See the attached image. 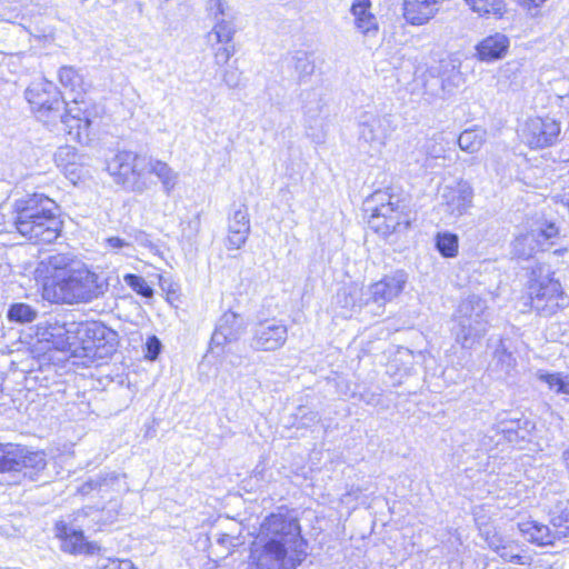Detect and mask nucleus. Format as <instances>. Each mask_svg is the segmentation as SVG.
Listing matches in <instances>:
<instances>
[{"label": "nucleus", "mask_w": 569, "mask_h": 569, "mask_svg": "<svg viewBox=\"0 0 569 569\" xmlns=\"http://www.w3.org/2000/svg\"><path fill=\"white\" fill-rule=\"evenodd\" d=\"M509 48V39L502 33L488 36L477 46V54L482 61L501 59Z\"/></svg>", "instance_id": "nucleus-25"}, {"label": "nucleus", "mask_w": 569, "mask_h": 569, "mask_svg": "<svg viewBox=\"0 0 569 569\" xmlns=\"http://www.w3.org/2000/svg\"><path fill=\"white\" fill-rule=\"evenodd\" d=\"M249 233V213L247 207L242 204L229 216L227 248L240 249L246 243Z\"/></svg>", "instance_id": "nucleus-21"}, {"label": "nucleus", "mask_w": 569, "mask_h": 569, "mask_svg": "<svg viewBox=\"0 0 569 569\" xmlns=\"http://www.w3.org/2000/svg\"><path fill=\"white\" fill-rule=\"evenodd\" d=\"M360 399L367 405L377 406L380 403L381 395L370 392V391H365L360 395Z\"/></svg>", "instance_id": "nucleus-54"}, {"label": "nucleus", "mask_w": 569, "mask_h": 569, "mask_svg": "<svg viewBox=\"0 0 569 569\" xmlns=\"http://www.w3.org/2000/svg\"><path fill=\"white\" fill-rule=\"evenodd\" d=\"M213 62L217 67L222 68L228 64L234 54V47L229 44H219L213 49Z\"/></svg>", "instance_id": "nucleus-45"}, {"label": "nucleus", "mask_w": 569, "mask_h": 569, "mask_svg": "<svg viewBox=\"0 0 569 569\" xmlns=\"http://www.w3.org/2000/svg\"><path fill=\"white\" fill-rule=\"evenodd\" d=\"M26 99L41 116H54L66 104L57 86L46 79L31 82L26 90Z\"/></svg>", "instance_id": "nucleus-11"}, {"label": "nucleus", "mask_w": 569, "mask_h": 569, "mask_svg": "<svg viewBox=\"0 0 569 569\" xmlns=\"http://www.w3.org/2000/svg\"><path fill=\"white\" fill-rule=\"evenodd\" d=\"M495 357L502 363H506L508 367L512 365L515 361L512 353L509 352L503 345V341L501 340L499 346L497 347L495 351Z\"/></svg>", "instance_id": "nucleus-52"}, {"label": "nucleus", "mask_w": 569, "mask_h": 569, "mask_svg": "<svg viewBox=\"0 0 569 569\" xmlns=\"http://www.w3.org/2000/svg\"><path fill=\"white\" fill-rule=\"evenodd\" d=\"M539 379L546 382L551 390L557 393L569 395V375L560 372L555 373H540Z\"/></svg>", "instance_id": "nucleus-40"}, {"label": "nucleus", "mask_w": 569, "mask_h": 569, "mask_svg": "<svg viewBox=\"0 0 569 569\" xmlns=\"http://www.w3.org/2000/svg\"><path fill=\"white\" fill-rule=\"evenodd\" d=\"M59 81L62 87L69 90L71 101L76 104L83 102L84 82L83 77L73 67H61L59 70Z\"/></svg>", "instance_id": "nucleus-28"}, {"label": "nucleus", "mask_w": 569, "mask_h": 569, "mask_svg": "<svg viewBox=\"0 0 569 569\" xmlns=\"http://www.w3.org/2000/svg\"><path fill=\"white\" fill-rule=\"evenodd\" d=\"M562 458H563L566 468H567V470L569 472V447L563 451Z\"/></svg>", "instance_id": "nucleus-57"}, {"label": "nucleus", "mask_w": 569, "mask_h": 569, "mask_svg": "<svg viewBox=\"0 0 569 569\" xmlns=\"http://www.w3.org/2000/svg\"><path fill=\"white\" fill-rule=\"evenodd\" d=\"M206 10L212 21L236 16V12L226 0H208Z\"/></svg>", "instance_id": "nucleus-39"}, {"label": "nucleus", "mask_w": 569, "mask_h": 569, "mask_svg": "<svg viewBox=\"0 0 569 569\" xmlns=\"http://www.w3.org/2000/svg\"><path fill=\"white\" fill-rule=\"evenodd\" d=\"M287 339L288 327L282 320L264 319L252 328L250 346L256 351H276L286 345Z\"/></svg>", "instance_id": "nucleus-12"}, {"label": "nucleus", "mask_w": 569, "mask_h": 569, "mask_svg": "<svg viewBox=\"0 0 569 569\" xmlns=\"http://www.w3.org/2000/svg\"><path fill=\"white\" fill-rule=\"evenodd\" d=\"M22 458L19 461L21 472L31 480H37V476L47 466L46 453L43 451H30L22 447Z\"/></svg>", "instance_id": "nucleus-31"}, {"label": "nucleus", "mask_w": 569, "mask_h": 569, "mask_svg": "<svg viewBox=\"0 0 569 569\" xmlns=\"http://www.w3.org/2000/svg\"><path fill=\"white\" fill-rule=\"evenodd\" d=\"M246 323L243 318L233 312L226 311L218 320L212 333L210 348L222 347L226 343L237 341L244 332Z\"/></svg>", "instance_id": "nucleus-17"}, {"label": "nucleus", "mask_w": 569, "mask_h": 569, "mask_svg": "<svg viewBox=\"0 0 569 569\" xmlns=\"http://www.w3.org/2000/svg\"><path fill=\"white\" fill-rule=\"evenodd\" d=\"M496 436L502 435L505 440L512 446H519L530 440L531 433L535 430V423L523 417H508L499 416L498 421L492 426Z\"/></svg>", "instance_id": "nucleus-15"}, {"label": "nucleus", "mask_w": 569, "mask_h": 569, "mask_svg": "<svg viewBox=\"0 0 569 569\" xmlns=\"http://www.w3.org/2000/svg\"><path fill=\"white\" fill-rule=\"evenodd\" d=\"M120 475L117 472H107L84 481L79 487L78 491L80 495L87 496L94 490L101 493H107L109 491H120Z\"/></svg>", "instance_id": "nucleus-27"}, {"label": "nucleus", "mask_w": 569, "mask_h": 569, "mask_svg": "<svg viewBox=\"0 0 569 569\" xmlns=\"http://www.w3.org/2000/svg\"><path fill=\"white\" fill-rule=\"evenodd\" d=\"M365 296L362 288L358 286L343 287L337 292L336 303L347 311H357L368 303Z\"/></svg>", "instance_id": "nucleus-30"}, {"label": "nucleus", "mask_w": 569, "mask_h": 569, "mask_svg": "<svg viewBox=\"0 0 569 569\" xmlns=\"http://www.w3.org/2000/svg\"><path fill=\"white\" fill-rule=\"evenodd\" d=\"M144 178L153 174L161 183L162 190L170 196L179 181V173L174 171L167 162L146 154Z\"/></svg>", "instance_id": "nucleus-22"}, {"label": "nucleus", "mask_w": 569, "mask_h": 569, "mask_svg": "<svg viewBox=\"0 0 569 569\" xmlns=\"http://www.w3.org/2000/svg\"><path fill=\"white\" fill-rule=\"evenodd\" d=\"M162 343L156 336H150L146 342V355L148 360H156L161 352Z\"/></svg>", "instance_id": "nucleus-50"}, {"label": "nucleus", "mask_w": 569, "mask_h": 569, "mask_svg": "<svg viewBox=\"0 0 569 569\" xmlns=\"http://www.w3.org/2000/svg\"><path fill=\"white\" fill-rule=\"evenodd\" d=\"M422 149L423 157L421 159L415 158L416 163H418L421 169L432 168V161L446 158L441 138L432 137L427 139Z\"/></svg>", "instance_id": "nucleus-32"}, {"label": "nucleus", "mask_w": 569, "mask_h": 569, "mask_svg": "<svg viewBox=\"0 0 569 569\" xmlns=\"http://www.w3.org/2000/svg\"><path fill=\"white\" fill-rule=\"evenodd\" d=\"M479 14H502L503 0H465Z\"/></svg>", "instance_id": "nucleus-41"}, {"label": "nucleus", "mask_w": 569, "mask_h": 569, "mask_svg": "<svg viewBox=\"0 0 569 569\" xmlns=\"http://www.w3.org/2000/svg\"><path fill=\"white\" fill-rule=\"evenodd\" d=\"M299 411L302 412L301 420L303 426H309L311 423L319 422L320 420V417L316 411L310 410L308 412H305V409L302 408H300Z\"/></svg>", "instance_id": "nucleus-53"}, {"label": "nucleus", "mask_w": 569, "mask_h": 569, "mask_svg": "<svg viewBox=\"0 0 569 569\" xmlns=\"http://www.w3.org/2000/svg\"><path fill=\"white\" fill-rule=\"evenodd\" d=\"M446 0H403V18L411 26L428 23Z\"/></svg>", "instance_id": "nucleus-20"}, {"label": "nucleus", "mask_w": 569, "mask_h": 569, "mask_svg": "<svg viewBox=\"0 0 569 569\" xmlns=\"http://www.w3.org/2000/svg\"><path fill=\"white\" fill-rule=\"evenodd\" d=\"M370 9V0H353L350 8L356 29L365 37H375L379 30L378 20Z\"/></svg>", "instance_id": "nucleus-23"}, {"label": "nucleus", "mask_w": 569, "mask_h": 569, "mask_svg": "<svg viewBox=\"0 0 569 569\" xmlns=\"http://www.w3.org/2000/svg\"><path fill=\"white\" fill-rule=\"evenodd\" d=\"M213 538L219 546H222L228 550L239 545L237 537L226 532H216L213 533Z\"/></svg>", "instance_id": "nucleus-51"}, {"label": "nucleus", "mask_w": 569, "mask_h": 569, "mask_svg": "<svg viewBox=\"0 0 569 569\" xmlns=\"http://www.w3.org/2000/svg\"><path fill=\"white\" fill-rule=\"evenodd\" d=\"M550 523L559 539L569 536V506L560 502L550 511Z\"/></svg>", "instance_id": "nucleus-36"}, {"label": "nucleus", "mask_w": 569, "mask_h": 569, "mask_svg": "<svg viewBox=\"0 0 569 569\" xmlns=\"http://www.w3.org/2000/svg\"><path fill=\"white\" fill-rule=\"evenodd\" d=\"M559 239V228L555 222L538 221L525 233L515 238L511 243V254L515 258L528 260L538 252L549 250Z\"/></svg>", "instance_id": "nucleus-9"}, {"label": "nucleus", "mask_w": 569, "mask_h": 569, "mask_svg": "<svg viewBox=\"0 0 569 569\" xmlns=\"http://www.w3.org/2000/svg\"><path fill=\"white\" fill-rule=\"evenodd\" d=\"M498 555L505 561L513 562V563H520V565H523L525 563V559H526L525 556H521L517 551V546L512 545L510 540H507L506 545L501 548L500 551H498Z\"/></svg>", "instance_id": "nucleus-46"}, {"label": "nucleus", "mask_w": 569, "mask_h": 569, "mask_svg": "<svg viewBox=\"0 0 569 569\" xmlns=\"http://www.w3.org/2000/svg\"><path fill=\"white\" fill-rule=\"evenodd\" d=\"M123 280L127 286H129L133 291H136L138 295L150 298L153 295L152 288L148 284L146 279L141 276L134 274V273H127L123 277Z\"/></svg>", "instance_id": "nucleus-42"}, {"label": "nucleus", "mask_w": 569, "mask_h": 569, "mask_svg": "<svg viewBox=\"0 0 569 569\" xmlns=\"http://www.w3.org/2000/svg\"><path fill=\"white\" fill-rule=\"evenodd\" d=\"M473 191L467 182H459L456 187H445L441 193V206L452 217H461L472 206Z\"/></svg>", "instance_id": "nucleus-18"}, {"label": "nucleus", "mask_w": 569, "mask_h": 569, "mask_svg": "<svg viewBox=\"0 0 569 569\" xmlns=\"http://www.w3.org/2000/svg\"><path fill=\"white\" fill-rule=\"evenodd\" d=\"M36 274L42 282V297L53 303L89 302L103 296L109 287L103 277L66 253L43 258Z\"/></svg>", "instance_id": "nucleus-1"}, {"label": "nucleus", "mask_w": 569, "mask_h": 569, "mask_svg": "<svg viewBox=\"0 0 569 569\" xmlns=\"http://www.w3.org/2000/svg\"><path fill=\"white\" fill-rule=\"evenodd\" d=\"M22 446L13 443H0V473L21 472Z\"/></svg>", "instance_id": "nucleus-29"}, {"label": "nucleus", "mask_w": 569, "mask_h": 569, "mask_svg": "<svg viewBox=\"0 0 569 569\" xmlns=\"http://www.w3.org/2000/svg\"><path fill=\"white\" fill-rule=\"evenodd\" d=\"M38 317V310L24 302L12 303L8 311L7 318L11 322L16 323H30Z\"/></svg>", "instance_id": "nucleus-37"}, {"label": "nucleus", "mask_w": 569, "mask_h": 569, "mask_svg": "<svg viewBox=\"0 0 569 569\" xmlns=\"http://www.w3.org/2000/svg\"><path fill=\"white\" fill-rule=\"evenodd\" d=\"M358 148L370 157L381 154L392 132L396 130L392 114L376 107L361 110L357 118Z\"/></svg>", "instance_id": "nucleus-6"}, {"label": "nucleus", "mask_w": 569, "mask_h": 569, "mask_svg": "<svg viewBox=\"0 0 569 569\" xmlns=\"http://www.w3.org/2000/svg\"><path fill=\"white\" fill-rule=\"evenodd\" d=\"M98 569H138L134 567L132 561L124 559H101L98 565Z\"/></svg>", "instance_id": "nucleus-48"}, {"label": "nucleus", "mask_w": 569, "mask_h": 569, "mask_svg": "<svg viewBox=\"0 0 569 569\" xmlns=\"http://www.w3.org/2000/svg\"><path fill=\"white\" fill-rule=\"evenodd\" d=\"M83 357L88 361L109 358L118 346V333L99 322L81 323Z\"/></svg>", "instance_id": "nucleus-10"}, {"label": "nucleus", "mask_w": 569, "mask_h": 569, "mask_svg": "<svg viewBox=\"0 0 569 569\" xmlns=\"http://www.w3.org/2000/svg\"><path fill=\"white\" fill-rule=\"evenodd\" d=\"M453 322L451 332L455 341L462 349L475 348L488 331L487 301L476 295L468 296L458 305L453 313Z\"/></svg>", "instance_id": "nucleus-4"}, {"label": "nucleus", "mask_w": 569, "mask_h": 569, "mask_svg": "<svg viewBox=\"0 0 569 569\" xmlns=\"http://www.w3.org/2000/svg\"><path fill=\"white\" fill-rule=\"evenodd\" d=\"M13 224L17 231L37 243H51L60 234L59 207L43 193H33L14 201Z\"/></svg>", "instance_id": "nucleus-3"}, {"label": "nucleus", "mask_w": 569, "mask_h": 569, "mask_svg": "<svg viewBox=\"0 0 569 569\" xmlns=\"http://www.w3.org/2000/svg\"><path fill=\"white\" fill-rule=\"evenodd\" d=\"M486 141V131L481 129H467L458 138V146L462 151L475 153Z\"/></svg>", "instance_id": "nucleus-35"}, {"label": "nucleus", "mask_w": 569, "mask_h": 569, "mask_svg": "<svg viewBox=\"0 0 569 569\" xmlns=\"http://www.w3.org/2000/svg\"><path fill=\"white\" fill-rule=\"evenodd\" d=\"M56 536L61 541V549L69 553L93 555L98 547L88 542L81 529H76L64 521H58L54 526Z\"/></svg>", "instance_id": "nucleus-19"}, {"label": "nucleus", "mask_w": 569, "mask_h": 569, "mask_svg": "<svg viewBox=\"0 0 569 569\" xmlns=\"http://www.w3.org/2000/svg\"><path fill=\"white\" fill-rule=\"evenodd\" d=\"M108 242H109L110 247L116 248V249H120V248L127 246L124 240H122V239H120L118 237L109 238Z\"/></svg>", "instance_id": "nucleus-55"}, {"label": "nucleus", "mask_w": 569, "mask_h": 569, "mask_svg": "<svg viewBox=\"0 0 569 569\" xmlns=\"http://www.w3.org/2000/svg\"><path fill=\"white\" fill-rule=\"evenodd\" d=\"M212 29L206 34V43L213 49L219 44H229L232 42L237 32L236 16L213 21Z\"/></svg>", "instance_id": "nucleus-26"}, {"label": "nucleus", "mask_w": 569, "mask_h": 569, "mask_svg": "<svg viewBox=\"0 0 569 569\" xmlns=\"http://www.w3.org/2000/svg\"><path fill=\"white\" fill-rule=\"evenodd\" d=\"M517 527L526 540L537 546H551L559 539L555 529L535 520L518 522Z\"/></svg>", "instance_id": "nucleus-24"}, {"label": "nucleus", "mask_w": 569, "mask_h": 569, "mask_svg": "<svg viewBox=\"0 0 569 569\" xmlns=\"http://www.w3.org/2000/svg\"><path fill=\"white\" fill-rule=\"evenodd\" d=\"M323 107L325 103L322 102V99L319 97L318 92H308L307 100L303 106L306 117L311 120L317 119L322 113Z\"/></svg>", "instance_id": "nucleus-43"}, {"label": "nucleus", "mask_w": 569, "mask_h": 569, "mask_svg": "<svg viewBox=\"0 0 569 569\" xmlns=\"http://www.w3.org/2000/svg\"><path fill=\"white\" fill-rule=\"evenodd\" d=\"M242 72L234 64L224 67L221 71V81L230 89H236L240 86Z\"/></svg>", "instance_id": "nucleus-44"}, {"label": "nucleus", "mask_w": 569, "mask_h": 569, "mask_svg": "<svg viewBox=\"0 0 569 569\" xmlns=\"http://www.w3.org/2000/svg\"><path fill=\"white\" fill-rule=\"evenodd\" d=\"M408 276L403 270H397L385 276L381 280L369 286L366 301H372L379 308L396 299L405 289Z\"/></svg>", "instance_id": "nucleus-14"}, {"label": "nucleus", "mask_w": 569, "mask_h": 569, "mask_svg": "<svg viewBox=\"0 0 569 569\" xmlns=\"http://www.w3.org/2000/svg\"><path fill=\"white\" fill-rule=\"evenodd\" d=\"M525 6H532V7H539L541 6L546 0H519Z\"/></svg>", "instance_id": "nucleus-56"}, {"label": "nucleus", "mask_w": 569, "mask_h": 569, "mask_svg": "<svg viewBox=\"0 0 569 569\" xmlns=\"http://www.w3.org/2000/svg\"><path fill=\"white\" fill-rule=\"evenodd\" d=\"M505 440L502 435L496 436L492 427L480 439V448L485 451H490L498 447Z\"/></svg>", "instance_id": "nucleus-47"}, {"label": "nucleus", "mask_w": 569, "mask_h": 569, "mask_svg": "<svg viewBox=\"0 0 569 569\" xmlns=\"http://www.w3.org/2000/svg\"><path fill=\"white\" fill-rule=\"evenodd\" d=\"M68 103L63 106L61 111L56 112L54 117L60 118L61 122L64 123L70 129L77 128H88L90 124V120L84 114V112L74 103V107L66 108Z\"/></svg>", "instance_id": "nucleus-34"}, {"label": "nucleus", "mask_w": 569, "mask_h": 569, "mask_svg": "<svg viewBox=\"0 0 569 569\" xmlns=\"http://www.w3.org/2000/svg\"><path fill=\"white\" fill-rule=\"evenodd\" d=\"M144 159L146 154L119 151L107 162V170L117 183L142 193L150 188V181L144 178Z\"/></svg>", "instance_id": "nucleus-8"}, {"label": "nucleus", "mask_w": 569, "mask_h": 569, "mask_svg": "<svg viewBox=\"0 0 569 569\" xmlns=\"http://www.w3.org/2000/svg\"><path fill=\"white\" fill-rule=\"evenodd\" d=\"M81 323L66 322L57 318H50L41 332L42 340L50 342L57 350H70L74 345V335L79 333Z\"/></svg>", "instance_id": "nucleus-16"}, {"label": "nucleus", "mask_w": 569, "mask_h": 569, "mask_svg": "<svg viewBox=\"0 0 569 569\" xmlns=\"http://www.w3.org/2000/svg\"><path fill=\"white\" fill-rule=\"evenodd\" d=\"M435 247L443 258H456L459 252V237L450 231H440L435 236Z\"/></svg>", "instance_id": "nucleus-33"}, {"label": "nucleus", "mask_w": 569, "mask_h": 569, "mask_svg": "<svg viewBox=\"0 0 569 569\" xmlns=\"http://www.w3.org/2000/svg\"><path fill=\"white\" fill-rule=\"evenodd\" d=\"M527 296L531 309L541 317H551L569 305V298L563 292L561 283L553 279L552 271L547 264H537L531 269Z\"/></svg>", "instance_id": "nucleus-5"}, {"label": "nucleus", "mask_w": 569, "mask_h": 569, "mask_svg": "<svg viewBox=\"0 0 569 569\" xmlns=\"http://www.w3.org/2000/svg\"><path fill=\"white\" fill-rule=\"evenodd\" d=\"M560 122L550 117H536L526 122L522 137L532 149H542L553 146L560 136Z\"/></svg>", "instance_id": "nucleus-13"}, {"label": "nucleus", "mask_w": 569, "mask_h": 569, "mask_svg": "<svg viewBox=\"0 0 569 569\" xmlns=\"http://www.w3.org/2000/svg\"><path fill=\"white\" fill-rule=\"evenodd\" d=\"M289 63L295 69L300 80L311 76L315 71V62L306 51H296L291 56Z\"/></svg>", "instance_id": "nucleus-38"}, {"label": "nucleus", "mask_w": 569, "mask_h": 569, "mask_svg": "<svg viewBox=\"0 0 569 569\" xmlns=\"http://www.w3.org/2000/svg\"><path fill=\"white\" fill-rule=\"evenodd\" d=\"M306 548L298 519L279 509L260 525L246 569H296L307 556Z\"/></svg>", "instance_id": "nucleus-2"}, {"label": "nucleus", "mask_w": 569, "mask_h": 569, "mask_svg": "<svg viewBox=\"0 0 569 569\" xmlns=\"http://www.w3.org/2000/svg\"><path fill=\"white\" fill-rule=\"evenodd\" d=\"M483 536L488 547L497 553L501 550L508 540L500 536L496 530H486Z\"/></svg>", "instance_id": "nucleus-49"}, {"label": "nucleus", "mask_w": 569, "mask_h": 569, "mask_svg": "<svg viewBox=\"0 0 569 569\" xmlns=\"http://www.w3.org/2000/svg\"><path fill=\"white\" fill-rule=\"evenodd\" d=\"M372 201L377 204L371 209L369 223L377 232L388 236L408 228L409 218L405 213L406 204L400 201L399 197L379 190L372 194Z\"/></svg>", "instance_id": "nucleus-7"}]
</instances>
